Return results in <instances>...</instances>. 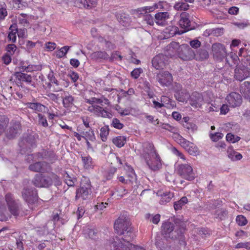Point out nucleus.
Returning <instances> with one entry per match:
<instances>
[{
  "mask_svg": "<svg viewBox=\"0 0 250 250\" xmlns=\"http://www.w3.org/2000/svg\"><path fill=\"white\" fill-rule=\"evenodd\" d=\"M130 239L126 238L125 241L124 240V243L121 242L117 244L119 240L117 237L110 238L104 242V250H145L142 247L130 243Z\"/></svg>",
  "mask_w": 250,
  "mask_h": 250,
  "instance_id": "f257e3e1",
  "label": "nucleus"
},
{
  "mask_svg": "<svg viewBox=\"0 0 250 250\" xmlns=\"http://www.w3.org/2000/svg\"><path fill=\"white\" fill-rule=\"evenodd\" d=\"M36 140L34 135L26 134L20 139L19 143V155L31 156V148L35 145Z\"/></svg>",
  "mask_w": 250,
  "mask_h": 250,
  "instance_id": "f03ea898",
  "label": "nucleus"
},
{
  "mask_svg": "<svg viewBox=\"0 0 250 250\" xmlns=\"http://www.w3.org/2000/svg\"><path fill=\"white\" fill-rule=\"evenodd\" d=\"M7 208L11 214L14 215L17 214L18 206L13 195L10 193L6 194L5 199L0 196V213L5 212Z\"/></svg>",
  "mask_w": 250,
  "mask_h": 250,
  "instance_id": "7ed1b4c3",
  "label": "nucleus"
},
{
  "mask_svg": "<svg viewBox=\"0 0 250 250\" xmlns=\"http://www.w3.org/2000/svg\"><path fill=\"white\" fill-rule=\"evenodd\" d=\"M177 173L182 178L188 181H192L194 179L195 176L193 171V168L188 164H181L178 165L176 169Z\"/></svg>",
  "mask_w": 250,
  "mask_h": 250,
  "instance_id": "20e7f679",
  "label": "nucleus"
},
{
  "mask_svg": "<svg viewBox=\"0 0 250 250\" xmlns=\"http://www.w3.org/2000/svg\"><path fill=\"white\" fill-rule=\"evenodd\" d=\"M130 223L125 218L119 217L114 223V229L119 234H124L126 232L129 236L132 234L129 229Z\"/></svg>",
  "mask_w": 250,
  "mask_h": 250,
  "instance_id": "39448f33",
  "label": "nucleus"
},
{
  "mask_svg": "<svg viewBox=\"0 0 250 250\" xmlns=\"http://www.w3.org/2000/svg\"><path fill=\"white\" fill-rule=\"evenodd\" d=\"M22 196L29 205L35 203L37 199V193L35 188L24 186L22 191Z\"/></svg>",
  "mask_w": 250,
  "mask_h": 250,
  "instance_id": "423d86ee",
  "label": "nucleus"
},
{
  "mask_svg": "<svg viewBox=\"0 0 250 250\" xmlns=\"http://www.w3.org/2000/svg\"><path fill=\"white\" fill-rule=\"evenodd\" d=\"M32 182L37 187L48 188L53 184V181L48 176H43L42 174H37Z\"/></svg>",
  "mask_w": 250,
  "mask_h": 250,
  "instance_id": "0eeeda50",
  "label": "nucleus"
},
{
  "mask_svg": "<svg viewBox=\"0 0 250 250\" xmlns=\"http://www.w3.org/2000/svg\"><path fill=\"white\" fill-rule=\"evenodd\" d=\"M156 79L162 86H169L173 82V77L171 74L167 71L158 73L156 75Z\"/></svg>",
  "mask_w": 250,
  "mask_h": 250,
  "instance_id": "6e6552de",
  "label": "nucleus"
},
{
  "mask_svg": "<svg viewBox=\"0 0 250 250\" xmlns=\"http://www.w3.org/2000/svg\"><path fill=\"white\" fill-rule=\"evenodd\" d=\"M124 169L126 171L127 178L125 179L124 176H121L117 177L119 181L124 184L133 183L136 181V175L134 172L133 169L129 165L125 163Z\"/></svg>",
  "mask_w": 250,
  "mask_h": 250,
  "instance_id": "1a4fd4ad",
  "label": "nucleus"
},
{
  "mask_svg": "<svg viewBox=\"0 0 250 250\" xmlns=\"http://www.w3.org/2000/svg\"><path fill=\"white\" fill-rule=\"evenodd\" d=\"M178 57L184 61L192 60L195 57V53L188 45L183 44L181 45Z\"/></svg>",
  "mask_w": 250,
  "mask_h": 250,
  "instance_id": "9d476101",
  "label": "nucleus"
},
{
  "mask_svg": "<svg viewBox=\"0 0 250 250\" xmlns=\"http://www.w3.org/2000/svg\"><path fill=\"white\" fill-rule=\"evenodd\" d=\"M86 185H82L81 187L77 190L76 199L80 198L86 200L89 198L91 193V185L88 179H86Z\"/></svg>",
  "mask_w": 250,
  "mask_h": 250,
  "instance_id": "9b49d317",
  "label": "nucleus"
},
{
  "mask_svg": "<svg viewBox=\"0 0 250 250\" xmlns=\"http://www.w3.org/2000/svg\"><path fill=\"white\" fill-rule=\"evenodd\" d=\"M211 48L213 57L216 60L222 61L226 57V50L223 44L220 43H213Z\"/></svg>",
  "mask_w": 250,
  "mask_h": 250,
  "instance_id": "f8f14e48",
  "label": "nucleus"
},
{
  "mask_svg": "<svg viewBox=\"0 0 250 250\" xmlns=\"http://www.w3.org/2000/svg\"><path fill=\"white\" fill-rule=\"evenodd\" d=\"M87 110L99 117L111 118L112 116L110 112L97 105L91 104L87 107Z\"/></svg>",
  "mask_w": 250,
  "mask_h": 250,
  "instance_id": "ddd939ff",
  "label": "nucleus"
},
{
  "mask_svg": "<svg viewBox=\"0 0 250 250\" xmlns=\"http://www.w3.org/2000/svg\"><path fill=\"white\" fill-rule=\"evenodd\" d=\"M229 106L236 107L239 106L242 102L241 96L236 92H232L227 96L226 98Z\"/></svg>",
  "mask_w": 250,
  "mask_h": 250,
  "instance_id": "4468645a",
  "label": "nucleus"
},
{
  "mask_svg": "<svg viewBox=\"0 0 250 250\" xmlns=\"http://www.w3.org/2000/svg\"><path fill=\"white\" fill-rule=\"evenodd\" d=\"M21 130V126L20 123L13 122L6 131L5 133L6 136L9 139H13L20 133Z\"/></svg>",
  "mask_w": 250,
  "mask_h": 250,
  "instance_id": "2eb2a0df",
  "label": "nucleus"
},
{
  "mask_svg": "<svg viewBox=\"0 0 250 250\" xmlns=\"http://www.w3.org/2000/svg\"><path fill=\"white\" fill-rule=\"evenodd\" d=\"M167 57L163 54L157 55L152 60L153 66L156 69H163L167 63Z\"/></svg>",
  "mask_w": 250,
  "mask_h": 250,
  "instance_id": "dca6fc26",
  "label": "nucleus"
},
{
  "mask_svg": "<svg viewBox=\"0 0 250 250\" xmlns=\"http://www.w3.org/2000/svg\"><path fill=\"white\" fill-rule=\"evenodd\" d=\"M29 168L35 172H45L48 171L49 166L44 162H34L30 165Z\"/></svg>",
  "mask_w": 250,
  "mask_h": 250,
  "instance_id": "f3484780",
  "label": "nucleus"
},
{
  "mask_svg": "<svg viewBox=\"0 0 250 250\" xmlns=\"http://www.w3.org/2000/svg\"><path fill=\"white\" fill-rule=\"evenodd\" d=\"M250 75L248 68L244 65L237 66L235 69V77L239 81H242Z\"/></svg>",
  "mask_w": 250,
  "mask_h": 250,
  "instance_id": "a211bd4d",
  "label": "nucleus"
},
{
  "mask_svg": "<svg viewBox=\"0 0 250 250\" xmlns=\"http://www.w3.org/2000/svg\"><path fill=\"white\" fill-rule=\"evenodd\" d=\"M190 104L196 108L201 107L203 103V97L200 93L194 92L192 94L189 100Z\"/></svg>",
  "mask_w": 250,
  "mask_h": 250,
  "instance_id": "6ab92c4d",
  "label": "nucleus"
},
{
  "mask_svg": "<svg viewBox=\"0 0 250 250\" xmlns=\"http://www.w3.org/2000/svg\"><path fill=\"white\" fill-rule=\"evenodd\" d=\"M189 18V14L186 12H183L180 15L179 24L181 28L185 29V32L192 29L190 27V21Z\"/></svg>",
  "mask_w": 250,
  "mask_h": 250,
  "instance_id": "aec40b11",
  "label": "nucleus"
},
{
  "mask_svg": "<svg viewBox=\"0 0 250 250\" xmlns=\"http://www.w3.org/2000/svg\"><path fill=\"white\" fill-rule=\"evenodd\" d=\"M157 195L161 197L160 204L162 205L166 204L169 202L174 197V193L170 191L162 192L159 191L157 192Z\"/></svg>",
  "mask_w": 250,
  "mask_h": 250,
  "instance_id": "412c9836",
  "label": "nucleus"
},
{
  "mask_svg": "<svg viewBox=\"0 0 250 250\" xmlns=\"http://www.w3.org/2000/svg\"><path fill=\"white\" fill-rule=\"evenodd\" d=\"M169 18V14L168 12H158L155 15V21L158 25L163 26L166 24Z\"/></svg>",
  "mask_w": 250,
  "mask_h": 250,
  "instance_id": "4be33fe9",
  "label": "nucleus"
},
{
  "mask_svg": "<svg viewBox=\"0 0 250 250\" xmlns=\"http://www.w3.org/2000/svg\"><path fill=\"white\" fill-rule=\"evenodd\" d=\"M27 107L35 111L36 112L45 113L48 111V108L39 103H27L26 104Z\"/></svg>",
  "mask_w": 250,
  "mask_h": 250,
  "instance_id": "5701e85b",
  "label": "nucleus"
},
{
  "mask_svg": "<svg viewBox=\"0 0 250 250\" xmlns=\"http://www.w3.org/2000/svg\"><path fill=\"white\" fill-rule=\"evenodd\" d=\"M149 159H147V164L149 167L153 170H157L159 169L162 166V163L160 157H148Z\"/></svg>",
  "mask_w": 250,
  "mask_h": 250,
  "instance_id": "b1692460",
  "label": "nucleus"
},
{
  "mask_svg": "<svg viewBox=\"0 0 250 250\" xmlns=\"http://www.w3.org/2000/svg\"><path fill=\"white\" fill-rule=\"evenodd\" d=\"M181 45L178 42H171L167 46V55L170 56H174L176 55H179Z\"/></svg>",
  "mask_w": 250,
  "mask_h": 250,
  "instance_id": "393cba45",
  "label": "nucleus"
},
{
  "mask_svg": "<svg viewBox=\"0 0 250 250\" xmlns=\"http://www.w3.org/2000/svg\"><path fill=\"white\" fill-rule=\"evenodd\" d=\"M97 0H76V3L79 7L91 8L96 6Z\"/></svg>",
  "mask_w": 250,
  "mask_h": 250,
  "instance_id": "a878e982",
  "label": "nucleus"
},
{
  "mask_svg": "<svg viewBox=\"0 0 250 250\" xmlns=\"http://www.w3.org/2000/svg\"><path fill=\"white\" fill-rule=\"evenodd\" d=\"M17 80L20 82H25L28 83H31L32 81V77L30 75L23 73L21 72H16L14 74Z\"/></svg>",
  "mask_w": 250,
  "mask_h": 250,
  "instance_id": "bb28decb",
  "label": "nucleus"
},
{
  "mask_svg": "<svg viewBox=\"0 0 250 250\" xmlns=\"http://www.w3.org/2000/svg\"><path fill=\"white\" fill-rule=\"evenodd\" d=\"M144 155H148L149 156H157L156 150L152 144L146 143L143 145Z\"/></svg>",
  "mask_w": 250,
  "mask_h": 250,
  "instance_id": "cd10ccee",
  "label": "nucleus"
},
{
  "mask_svg": "<svg viewBox=\"0 0 250 250\" xmlns=\"http://www.w3.org/2000/svg\"><path fill=\"white\" fill-rule=\"evenodd\" d=\"M116 17L118 21L124 26H126L130 22V18L128 15L124 13H116Z\"/></svg>",
  "mask_w": 250,
  "mask_h": 250,
  "instance_id": "c85d7f7f",
  "label": "nucleus"
},
{
  "mask_svg": "<svg viewBox=\"0 0 250 250\" xmlns=\"http://www.w3.org/2000/svg\"><path fill=\"white\" fill-rule=\"evenodd\" d=\"M91 58L94 60L101 61L102 60H107L109 58V56L105 51H98L92 53L91 54Z\"/></svg>",
  "mask_w": 250,
  "mask_h": 250,
  "instance_id": "c756f323",
  "label": "nucleus"
},
{
  "mask_svg": "<svg viewBox=\"0 0 250 250\" xmlns=\"http://www.w3.org/2000/svg\"><path fill=\"white\" fill-rule=\"evenodd\" d=\"M9 32L8 35V40L14 43L16 41L18 27L16 24H12L9 28Z\"/></svg>",
  "mask_w": 250,
  "mask_h": 250,
  "instance_id": "7c9ffc66",
  "label": "nucleus"
},
{
  "mask_svg": "<svg viewBox=\"0 0 250 250\" xmlns=\"http://www.w3.org/2000/svg\"><path fill=\"white\" fill-rule=\"evenodd\" d=\"M208 52L205 49H200L196 53H195L194 59L197 61H202L208 58Z\"/></svg>",
  "mask_w": 250,
  "mask_h": 250,
  "instance_id": "2f4dec72",
  "label": "nucleus"
},
{
  "mask_svg": "<svg viewBox=\"0 0 250 250\" xmlns=\"http://www.w3.org/2000/svg\"><path fill=\"white\" fill-rule=\"evenodd\" d=\"M173 225L169 222H166L163 224L162 226V233L166 235L169 234L173 230Z\"/></svg>",
  "mask_w": 250,
  "mask_h": 250,
  "instance_id": "473e14b6",
  "label": "nucleus"
},
{
  "mask_svg": "<svg viewBox=\"0 0 250 250\" xmlns=\"http://www.w3.org/2000/svg\"><path fill=\"white\" fill-rule=\"evenodd\" d=\"M161 102L162 104H165L164 106L168 108H173L176 106L174 101H173L168 97L165 96L161 97Z\"/></svg>",
  "mask_w": 250,
  "mask_h": 250,
  "instance_id": "72a5a7b5",
  "label": "nucleus"
},
{
  "mask_svg": "<svg viewBox=\"0 0 250 250\" xmlns=\"http://www.w3.org/2000/svg\"><path fill=\"white\" fill-rule=\"evenodd\" d=\"M176 99L179 102H185L189 97V94L185 90H182L175 94Z\"/></svg>",
  "mask_w": 250,
  "mask_h": 250,
  "instance_id": "f704fd0d",
  "label": "nucleus"
},
{
  "mask_svg": "<svg viewBox=\"0 0 250 250\" xmlns=\"http://www.w3.org/2000/svg\"><path fill=\"white\" fill-rule=\"evenodd\" d=\"M9 123V119L4 115H0V135L4 132Z\"/></svg>",
  "mask_w": 250,
  "mask_h": 250,
  "instance_id": "c9c22d12",
  "label": "nucleus"
},
{
  "mask_svg": "<svg viewBox=\"0 0 250 250\" xmlns=\"http://www.w3.org/2000/svg\"><path fill=\"white\" fill-rule=\"evenodd\" d=\"M189 5L184 1L176 2L174 5V8L178 11H186L189 9Z\"/></svg>",
  "mask_w": 250,
  "mask_h": 250,
  "instance_id": "e433bc0d",
  "label": "nucleus"
},
{
  "mask_svg": "<svg viewBox=\"0 0 250 250\" xmlns=\"http://www.w3.org/2000/svg\"><path fill=\"white\" fill-rule=\"evenodd\" d=\"M112 142L117 146L121 147L125 144L126 138L124 136H119L113 138Z\"/></svg>",
  "mask_w": 250,
  "mask_h": 250,
  "instance_id": "4c0bfd02",
  "label": "nucleus"
},
{
  "mask_svg": "<svg viewBox=\"0 0 250 250\" xmlns=\"http://www.w3.org/2000/svg\"><path fill=\"white\" fill-rule=\"evenodd\" d=\"M74 98L70 95L65 96L62 100L63 106L65 108L71 107L73 105Z\"/></svg>",
  "mask_w": 250,
  "mask_h": 250,
  "instance_id": "58836bf2",
  "label": "nucleus"
},
{
  "mask_svg": "<svg viewBox=\"0 0 250 250\" xmlns=\"http://www.w3.org/2000/svg\"><path fill=\"white\" fill-rule=\"evenodd\" d=\"M188 202V199L186 197H183L181 199L177 202H175L174 204V208L176 210H180L182 208V207L186 204Z\"/></svg>",
  "mask_w": 250,
  "mask_h": 250,
  "instance_id": "ea45409f",
  "label": "nucleus"
},
{
  "mask_svg": "<svg viewBox=\"0 0 250 250\" xmlns=\"http://www.w3.org/2000/svg\"><path fill=\"white\" fill-rule=\"evenodd\" d=\"M63 178L65 183L68 186H73L76 182V178L74 177L70 176L67 172H65L63 175Z\"/></svg>",
  "mask_w": 250,
  "mask_h": 250,
  "instance_id": "a19ab883",
  "label": "nucleus"
},
{
  "mask_svg": "<svg viewBox=\"0 0 250 250\" xmlns=\"http://www.w3.org/2000/svg\"><path fill=\"white\" fill-rule=\"evenodd\" d=\"M83 167L86 169L92 168L94 167V163L91 157H82Z\"/></svg>",
  "mask_w": 250,
  "mask_h": 250,
  "instance_id": "79ce46f5",
  "label": "nucleus"
},
{
  "mask_svg": "<svg viewBox=\"0 0 250 250\" xmlns=\"http://www.w3.org/2000/svg\"><path fill=\"white\" fill-rule=\"evenodd\" d=\"M83 138H84L86 141H94L95 140V137L93 131L89 129L88 131H83Z\"/></svg>",
  "mask_w": 250,
  "mask_h": 250,
  "instance_id": "37998d69",
  "label": "nucleus"
},
{
  "mask_svg": "<svg viewBox=\"0 0 250 250\" xmlns=\"http://www.w3.org/2000/svg\"><path fill=\"white\" fill-rule=\"evenodd\" d=\"M109 134L108 126L105 125L102 127L100 130V136L103 141L105 142Z\"/></svg>",
  "mask_w": 250,
  "mask_h": 250,
  "instance_id": "c03bdc74",
  "label": "nucleus"
},
{
  "mask_svg": "<svg viewBox=\"0 0 250 250\" xmlns=\"http://www.w3.org/2000/svg\"><path fill=\"white\" fill-rule=\"evenodd\" d=\"M38 124L44 127H47L48 126V123L46 117L41 113H38Z\"/></svg>",
  "mask_w": 250,
  "mask_h": 250,
  "instance_id": "a18cd8bd",
  "label": "nucleus"
},
{
  "mask_svg": "<svg viewBox=\"0 0 250 250\" xmlns=\"http://www.w3.org/2000/svg\"><path fill=\"white\" fill-rule=\"evenodd\" d=\"M70 47L68 46H64L62 47L57 52V57L59 58H62L66 55Z\"/></svg>",
  "mask_w": 250,
  "mask_h": 250,
  "instance_id": "49530a36",
  "label": "nucleus"
},
{
  "mask_svg": "<svg viewBox=\"0 0 250 250\" xmlns=\"http://www.w3.org/2000/svg\"><path fill=\"white\" fill-rule=\"evenodd\" d=\"M236 221L239 226H245L248 223L246 218L242 215H238L236 217Z\"/></svg>",
  "mask_w": 250,
  "mask_h": 250,
  "instance_id": "de8ad7c7",
  "label": "nucleus"
},
{
  "mask_svg": "<svg viewBox=\"0 0 250 250\" xmlns=\"http://www.w3.org/2000/svg\"><path fill=\"white\" fill-rule=\"evenodd\" d=\"M224 136L223 133L221 132H216L215 133H210L209 134V137L210 139L213 142H217L221 139Z\"/></svg>",
  "mask_w": 250,
  "mask_h": 250,
  "instance_id": "09e8293b",
  "label": "nucleus"
},
{
  "mask_svg": "<svg viewBox=\"0 0 250 250\" xmlns=\"http://www.w3.org/2000/svg\"><path fill=\"white\" fill-rule=\"evenodd\" d=\"M47 77L50 81V83H49L48 84V86H50L51 83H55L57 85H59L58 81L55 78L54 73L52 70H50V72L48 74Z\"/></svg>",
  "mask_w": 250,
  "mask_h": 250,
  "instance_id": "8fccbe9b",
  "label": "nucleus"
},
{
  "mask_svg": "<svg viewBox=\"0 0 250 250\" xmlns=\"http://www.w3.org/2000/svg\"><path fill=\"white\" fill-rule=\"evenodd\" d=\"M49 177L53 181V184L55 186H58L61 184V181L59 179V177L54 173H51L49 174Z\"/></svg>",
  "mask_w": 250,
  "mask_h": 250,
  "instance_id": "3c124183",
  "label": "nucleus"
},
{
  "mask_svg": "<svg viewBox=\"0 0 250 250\" xmlns=\"http://www.w3.org/2000/svg\"><path fill=\"white\" fill-rule=\"evenodd\" d=\"M116 171V168L115 167L111 168L109 171L105 172L104 174V176L105 177L106 180H110L113 177Z\"/></svg>",
  "mask_w": 250,
  "mask_h": 250,
  "instance_id": "603ef678",
  "label": "nucleus"
},
{
  "mask_svg": "<svg viewBox=\"0 0 250 250\" xmlns=\"http://www.w3.org/2000/svg\"><path fill=\"white\" fill-rule=\"evenodd\" d=\"M143 72V69L141 68H135L131 72V76L134 79H136L139 77Z\"/></svg>",
  "mask_w": 250,
  "mask_h": 250,
  "instance_id": "864d4df0",
  "label": "nucleus"
},
{
  "mask_svg": "<svg viewBox=\"0 0 250 250\" xmlns=\"http://www.w3.org/2000/svg\"><path fill=\"white\" fill-rule=\"evenodd\" d=\"M186 149L191 155H197L198 154V148L194 145L193 146H190Z\"/></svg>",
  "mask_w": 250,
  "mask_h": 250,
  "instance_id": "5fc2aeb1",
  "label": "nucleus"
},
{
  "mask_svg": "<svg viewBox=\"0 0 250 250\" xmlns=\"http://www.w3.org/2000/svg\"><path fill=\"white\" fill-rule=\"evenodd\" d=\"M105 95H107L110 100H115L116 98H118L117 91L116 89L110 90V92L109 94L106 92L104 94V96Z\"/></svg>",
  "mask_w": 250,
  "mask_h": 250,
  "instance_id": "6e6d98bb",
  "label": "nucleus"
},
{
  "mask_svg": "<svg viewBox=\"0 0 250 250\" xmlns=\"http://www.w3.org/2000/svg\"><path fill=\"white\" fill-rule=\"evenodd\" d=\"M227 152L228 153V156H242L241 154L235 151L231 146H229L228 148Z\"/></svg>",
  "mask_w": 250,
  "mask_h": 250,
  "instance_id": "4d7b16f0",
  "label": "nucleus"
},
{
  "mask_svg": "<svg viewBox=\"0 0 250 250\" xmlns=\"http://www.w3.org/2000/svg\"><path fill=\"white\" fill-rule=\"evenodd\" d=\"M112 125L113 126L117 129H122L124 125L117 118H114L112 120Z\"/></svg>",
  "mask_w": 250,
  "mask_h": 250,
  "instance_id": "13d9d810",
  "label": "nucleus"
},
{
  "mask_svg": "<svg viewBox=\"0 0 250 250\" xmlns=\"http://www.w3.org/2000/svg\"><path fill=\"white\" fill-rule=\"evenodd\" d=\"M6 49L9 55H13L17 50V46L14 44H8Z\"/></svg>",
  "mask_w": 250,
  "mask_h": 250,
  "instance_id": "bf43d9fd",
  "label": "nucleus"
},
{
  "mask_svg": "<svg viewBox=\"0 0 250 250\" xmlns=\"http://www.w3.org/2000/svg\"><path fill=\"white\" fill-rule=\"evenodd\" d=\"M4 5H5L4 2L0 3V6L1 7L0 8V19H3L7 15L6 8L2 7Z\"/></svg>",
  "mask_w": 250,
  "mask_h": 250,
  "instance_id": "052dcab7",
  "label": "nucleus"
},
{
  "mask_svg": "<svg viewBox=\"0 0 250 250\" xmlns=\"http://www.w3.org/2000/svg\"><path fill=\"white\" fill-rule=\"evenodd\" d=\"M190 46L194 49H197L201 46V42L198 40L194 39L189 42Z\"/></svg>",
  "mask_w": 250,
  "mask_h": 250,
  "instance_id": "680f3d73",
  "label": "nucleus"
},
{
  "mask_svg": "<svg viewBox=\"0 0 250 250\" xmlns=\"http://www.w3.org/2000/svg\"><path fill=\"white\" fill-rule=\"evenodd\" d=\"M180 143L182 145L183 147H184L185 149L188 148L190 146H193V144L189 141L186 140L184 138H183L181 137V138L180 139Z\"/></svg>",
  "mask_w": 250,
  "mask_h": 250,
  "instance_id": "e2e57ef3",
  "label": "nucleus"
},
{
  "mask_svg": "<svg viewBox=\"0 0 250 250\" xmlns=\"http://www.w3.org/2000/svg\"><path fill=\"white\" fill-rule=\"evenodd\" d=\"M86 103H87L89 104L94 105L93 104L95 103H99V104L102 103L103 102V100L102 99L96 98L93 97V98H91L90 99H86Z\"/></svg>",
  "mask_w": 250,
  "mask_h": 250,
  "instance_id": "0e129e2a",
  "label": "nucleus"
},
{
  "mask_svg": "<svg viewBox=\"0 0 250 250\" xmlns=\"http://www.w3.org/2000/svg\"><path fill=\"white\" fill-rule=\"evenodd\" d=\"M177 28L176 26H169L166 29V33L168 32L170 36H173L177 32Z\"/></svg>",
  "mask_w": 250,
  "mask_h": 250,
  "instance_id": "69168bd1",
  "label": "nucleus"
},
{
  "mask_svg": "<svg viewBox=\"0 0 250 250\" xmlns=\"http://www.w3.org/2000/svg\"><path fill=\"white\" fill-rule=\"evenodd\" d=\"M235 248H237V249L246 248L247 249L250 250V243H248V242L239 243L236 245Z\"/></svg>",
  "mask_w": 250,
  "mask_h": 250,
  "instance_id": "338daca9",
  "label": "nucleus"
},
{
  "mask_svg": "<svg viewBox=\"0 0 250 250\" xmlns=\"http://www.w3.org/2000/svg\"><path fill=\"white\" fill-rule=\"evenodd\" d=\"M56 47V44L54 42H48L45 43V47L48 51H52L54 50Z\"/></svg>",
  "mask_w": 250,
  "mask_h": 250,
  "instance_id": "774afa93",
  "label": "nucleus"
}]
</instances>
